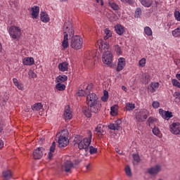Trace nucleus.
Here are the masks:
<instances>
[{
  "mask_svg": "<svg viewBox=\"0 0 180 180\" xmlns=\"http://www.w3.org/2000/svg\"><path fill=\"white\" fill-rule=\"evenodd\" d=\"M74 26L70 22H65L63 25V40L62 46L63 49H68V36L70 39V47L73 50H81L84 46V39L79 35H74Z\"/></svg>",
  "mask_w": 180,
  "mask_h": 180,
  "instance_id": "1",
  "label": "nucleus"
},
{
  "mask_svg": "<svg viewBox=\"0 0 180 180\" xmlns=\"http://www.w3.org/2000/svg\"><path fill=\"white\" fill-rule=\"evenodd\" d=\"M86 103L90 107L91 111L93 113H98L99 109H101V106H102L98 101V95L94 93H90L86 96Z\"/></svg>",
  "mask_w": 180,
  "mask_h": 180,
  "instance_id": "2",
  "label": "nucleus"
},
{
  "mask_svg": "<svg viewBox=\"0 0 180 180\" xmlns=\"http://www.w3.org/2000/svg\"><path fill=\"white\" fill-rule=\"evenodd\" d=\"M91 141H92V133L91 131H89L88 138H84L82 140L79 141V142H77L78 148L79 150H85L86 151Z\"/></svg>",
  "mask_w": 180,
  "mask_h": 180,
  "instance_id": "3",
  "label": "nucleus"
},
{
  "mask_svg": "<svg viewBox=\"0 0 180 180\" xmlns=\"http://www.w3.org/2000/svg\"><path fill=\"white\" fill-rule=\"evenodd\" d=\"M8 33L11 39L19 40L22 36V30L18 26L12 25L9 27Z\"/></svg>",
  "mask_w": 180,
  "mask_h": 180,
  "instance_id": "4",
  "label": "nucleus"
},
{
  "mask_svg": "<svg viewBox=\"0 0 180 180\" xmlns=\"http://www.w3.org/2000/svg\"><path fill=\"white\" fill-rule=\"evenodd\" d=\"M102 61L103 64H106L108 67H112V62L113 61V53L109 51H105L102 56Z\"/></svg>",
  "mask_w": 180,
  "mask_h": 180,
  "instance_id": "5",
  "label": "nucleus"
},
{
  "mask_svg": "<svg viewBox=\"0 0 180 180\" xmlns=\"http://www.w3.org/2000/svg\"><path fill=\"white\" fill-rule=\"evenodd\" d=\"M135 117L137 122H145L147 120V117H148V110L146 109L140 110L136 112Z\"/></svg>",
  "mask_w": 180,
  "mask_h": 180,
  "instance_id": "6",
  "label": "nucleus"
},
{
  "mask_svg": "<svg viewBox=\"0 0 180 180\" xmlns=\"http://www.w3.org/2000/svg\"><path fill=\"white\" fill-rule=\"evenodd\" d=\"M169 131L174 136H180V123L179 122H173L169 127Z\"/></svg>",
  "mask_w": 180,
  "mask_h": 180,
  "instance_id": "7",
  "label": "nucleus"
},
{
  "mask_svg": "<svg viewBox=\"0 0 180 180\" xmlns=\"http://www.w3.org/2000/svg\"><path fill=\"white\" fill-rule=\"evenodd\" d=\"M160 172H161V165H156L148 169V173L152 176H155L156 175H158Z\"/></svg>",
  "mask_w": 180,
  "mask_h": 180,
  "instance_id": "8",
  "label": "nucleus"
},
{
  "mask_svg": "<svg viewBox=\"0 0 180 180\" xmlns=\"http://www.w3.org/2000/svg\"><path fill=\"white\" fill-rule=\"evenodd\" d=\"M44 153H46V149H44V148H37L34 150L32 155L34 160H40V158L43 157Z\"/></svg>",
  "mask_w": 180,
  "mask_h": 180,
  "instance_id": "9",
  "label": "nucleus"
},
{
  "mask_svg": "<svg viewBox=\"0 0 180 180\" xmlns=\"http://www.w3.org/2000/svg\"><path fill=\"white\" fill-rule=\"evenodd\" d=\"M72 168H75L74 163H72V162L70 160H67L66 162H64L62 169L65 172L71 173V170L72 169Z\"/></svg>",
  "mask_w": 180,
  "mask_h": 180,
  "instance_id": "10",
  "label": "nucleus"
},
{
  "mask_svg": "<svg viewBox=\"0 0 180 180\" xmlns=\"http://www.w3.org/2000/svg\"><path fill=\"white\" fill-rule=\"evenodd\" d=\"M159 113L162 116V119H165V120H169L171 117H174V115H172V112L169 110L165 111L162 108L159 110Z\"/></svg>",
  "mask_w": 180,
  "mask_h": 180,
  "instance_id": "11",
  "label": "nucleus"
},
{
  "mask_svg": "<svg viewBox=\"0 0 180 180\" xmlns=\"http://www.w3.org/2000/svg\"><path fill=\"white\" fill-rule=\"evenodd\" d=\"M58 143V146H59L60 148L67 147V146H68V143H69L68 138H67L63 135H60L59 136Z\"/></svg>",
  "mask_w": 180,
  "mask_h": 180,
  "instance_id": "12",
  "label": "nucleus"
},
{
  "mask_svg": "<svg viewBox=\"0 0 180 180\" xmlns=\"http://www.w3.org/2000/svg\"><path fill=\"white\" fill-rule=\"evenodd\" d=\"M126 67V59L124 58H118L116 70L117 72L122 71Z\"/></svg>",
  "mask_w": 180,
  "mask_h": 180,
  "instance_id": "13",
  "label": "nucleus"
},
{
  "mask_svg": "<svg viewBox=\"0 0 180 180\" xmlns=\"http://www.w3.org/2000/svg\"><path fill=\"white\" fill-rule=\"evenodd\" d=\"M98 49L99 50H101V51H105V50H109V44H108V42H106L105 41L98 40Z\"/></svg>",
  "mask_w": 180,
  "mask_h": 180,
  "instance_id": "14",
  "label": "nucleus"
},
{
  "mask_svg": "<svg viewBox=\"0 0 180 180\" xmlns=\"http://www.w3.org/2000/svg\"><path fill=\"white\" fill-rule=\"evenodd\" d=\"M105 127L104 125H102L101 124H99L96 128V134L98 136V137H99L100 139L103 136H105V134H106V132L105 131H103V128Z\"/></svg>",
  "mask_w": 180,
  "mask_h": 180,
  "instance_id": "15",
  "label": "nucleus"
},
{
  "mask_svg": "<svg viewBox=\"0 0 180 180\" xmlns=\"http://www.w3.org/2000/svg\"><path fill=\"white\" fill-rule=\"evenodd\" d=\"M113 11H114V19L116 20L120 18L122 13L120 12V7L115 4H113Z\"/></svg>",
  "mask_w": 180,
  "mask_h": 180,
  "instance_id": "16",
  "label": "nucleus"
},
{
  "mask_svg": "<svg viewBox=\"0 0 180 180\" xmlns=\"http://www.w3.org/2000/svg\"><path fill=\"white\" fill-rule=\"evenodd\" d=\"M40 12V7L34 6L32 8V19H39V13Z\"/></svg>",
  "mask_w": 180,
  "mask_h": 180,
  "instance_id": "17",
  "label": "nucleus"
},
{
  "mask_svg": "<svg viewBox=\"0 0 180 180\" xmlns=\"http://www.w3.org/2000/svg\"><path fill=\"white\" fill-rule=\"evenodd\" d=\"M2 175L4 180H11L13 176V172L11 170H5L2 172Z\"/></svg>",
  "mask_w": 180,
  "mask_h": 180,
  "instance_id": "18",
  "label": "nucleus"
},
{
  "mask_svg": "<svg viewBox=\"0 0 180 180\" xmlns=\"http://www.w3.org/2000/svg\"><path fill=\"white\" fill-rule=\"evenodd\" d=\"M159 87H160V83H158V82H152L149 85L148 89V91H150V92L153 94V92H155V91H157V89H158Z\"/></svg>",
  "mask_w": 180,
  "mask_h": 180,
  "instance_id": "19",
  "label": "nucleus"
},
{
  "mask_svg": "<svg viewBox=\"0 0 180 180\" xmlns=\"http://www.w3.org/2000/svg\"><path fill=\"white\" fill-rule=\"evenodd\" d=\"M40 18L41 22L44 23H49V22H50V17H49V14H47L46 12H41Z\"/></svg>",
  "mask_w": 180,
  "mask_h": 180,
  "instance_id": "20",
  "label": "nucleus"
},
{
  "mask_svg": "<svg viewBox=\"0 0 180 180\" xmlns=\"http://www.w3.org/2000/svg\"><path fill=\"white\" fill-rule=\"evenodd\" d=\"M115 30L119 36H122L124 33V27L120 24H117L115 26Z\"/></svg>",
  "mask_w": 180,
  "mask_h": 180,
  "instance_id": "21",
  "label": "nucleus"
},
{
  "mask_svg": "<svg viewBox=\"0 0 180 180\" xmlns=\"http://www.w3.org/2000/svg\"><path fill=\"white\" fill-rule=\"evenodd\" d=\"M24 65H33L34 64V59L32 57L25 58L22 60Z\"/></svg>",
  "mask_w": 180,
  "mask_h": 180,
  "instance_id": "22",
  "label": "nucleus"
},
{
  "mask_svg": "<svg viewBox=\"0 0 180 180\" xmlns=\"http://www.w3.org/2000/svg\"><path fill=\"white\" fill-rule=\"evenodd\" d=\"M13 82L15 86H16L18 88V89H19L20 91L25 90V86L22 84V82L18 81V79L13 78Z\"/></svg>",
  "mask_w": 180,
  "mask_h": 180,
  "instance_id": "23",
  "label": "nucleus"
},
{
  "mask_svg": "<svg viewBox=\"0 0 180 180\" xmlns=\"http://www.w3.org/2000/svg\"><path fill=\"white\" fill-rule=\"evenodd\" d=\"M59 71H62V72H65V71H68V63L63 62L60 63L58 66Z\"/></svg>",
  "mask_w": 180,
  "mask_h": 180,
  "instance_id": "24",
  "label": "nucleus"
},
{
  "mask_svg": "<svg viewBox=\"0 0 180 180\" xmlns=\"http://www.w3.org/2000/svg\"><path fill=\"white\" fill-rule=\"evenodd\" d=\"M64 117L65 120H70L72 118V114L71 110H70V106H68V108L65 110Z\"/></svg>",
  "mask_w": 180,
  "mask_h": 180,
  "instance_id": "25",
  "label": "nucleus"
},
{
  "mask_svg": "<svg viewBox=\"0 0 180 180\" xmlns=\"http://www.w3.org/2000/svg\"><path fill=\"white\" fill-rule=\"evenodd\" d=\"M152 132L154 136H157V137H159V139L162 138V134L161 133V131H160L159 127H154V128L152 129Z\"/></svg>",
  "mask_w": 180,
  "mask_h": 180,
  "instance_id": "26",
  "label": "nucleus"
},
{
  "mask_svg": "<svg viewBox=\"0 0 180 180\" xmlns=\"http://www.w3.org/2000/svg\"><path fill=\"white\" fill-rule=\"evenodd\" d=\"M68 79L67 75H59L56 77V82L62 84V82H65Z\"/></svg>",
  "mask_w": 180,
  "mask_h": 180,
  "instance_id": "27",
  "label": "nucleus"
},
{
  "mask_svg": "<svg viewBox=\"0 0 180 180\" xmlns=\"http://www.w3.org/2000/svg\"><path fill=\"white\" fill-rule=\"evenodd\" d=\"M56 151V142H53L52 145L50 147L49 153V158L51 160L53 158V153Z\"/></svg>",
  "mask_w": 180,
  "mask_h": 180,
  "instance_id": "28",
  "label": "nucleus"
},
{
  "mask_svg": "<svg viewBox=\"0 0 180 180\" xmlns=\"http://www.w3.org/2000/svg\"><path fill=\"white\" fill-rule=\"evenodd\" d=\"M113 130H122V120H117L113 124Z\"/></svg>",
  "mask_w": 180,
  "mask_h": 180,
  "instance_id": "29",
  "label": "nucleus"
},
{
  "mask_svg": "<svg viewBox=\"0 0 180 180\" xmlns=\"http://www.w3.org/2000/svg\"><path fill=\"white\" fill-rule=\"evenodd\" d=\"M141 5L146 8H150L153 5V0H139Z\"/></svg>",
  "mask_w": 180,
  "mask_h": 180,
  "instance_id": "30",
  "label": "nucleus"
},
{
  "mask_svg": "<svg viewBox=\"0 0 180 180\" xmlns=\"http://www.w3.org/2000/svg\"><path fill=\"white\" fill-rule=\"evenodd\" d=\"M91 112L94 113V112L91 110V107L86 108L83 110V113L86 116V117H91V116H92Z\"/></svg>",
  "mask_w": 180,
  "mask_h": 180,
  "instance_id": "31",
  "label": "nucleus"
},
{
  "mask_svg": "<svg viewBox=\"0 0 180 180\" xmlns=\"http://www.w3.org/2000/svg\"><path fill=\"white\" fill-rule=\"evenodd\" d=\"M109 99V92H108V91L104 90L103 91V95L101 97V101L102 102H108Z\"/></svg>",
  "mask_w": 180,
  "mask_h": 180,
  "instance_id": "32",
  "label": "nucleus"
},
{
  "mask_svg": "<svg viewBox=\"0 0 180 180\" xmlns=\"http://www.w3.org/2000/svg\"><path fill=\"white\" fill-rule=\"evenodd\" d=\"M32 110H41V109H43V105H41V103H37L33 105L32 107Z\"/></svg>",
  "mask_w": 180,
  "mask_h": 180,
  "instance_id": "33",
  "label": "nucleus"
},
{
  "mask_svg": "<svg viewBox=\"0 0 180 180\" xmlns=\"http://www.w3.org/2000/svg\"><path fill=\"white\" fill-rule=\"evenodd\" d=\"M144 33L146 36H153V30L150 27H144Z\"/></svg>",
  "mask_w": 180,
  "mask_h": 180,
  "instance_id": "34",
  "label": "nucleus"
},
{
  "mask_svg": "<svg viewBox=\"0 0 180 180\" xmlns=\"http://www.w3.org/2000/svg\"><path fill=\"white\" fill-rule=\"evenodd\" d=\"M105 33L106 36L104 37V40H108V37H112V31H110L109 29L106 28L105 30Z\"/></svg>",
  "mask_w": 180,
  "mask_h": 180,
  "instance_id": "35",
  "label": "nucleus"
},
{
  "mask_svg": "<svg viewBox=\"0 0 180 180\" xmlns=\"http://www.w3.org/2000/svg\"><path fill=\"white\" fill-rule=\"evenodd\" d=\"M56 88L58 89V91H64L65 90V85L61 83H58L56 85Z\"/></svg>",
  "mask_w": 180,
  "mask_h": 180,
  "instance_id": "36",
  "label": "nucleus"
},
{
  "mask_svg": "<svg viewBox=\"0 0 180 180\" xmlns=\"http://www.w3.org/2000/svg\"><path fill=\"white\" fill-rule=\"evenodd\" d=\"M125 173L127 174V176L131 177L133 174L131 173V169H130V166L127 165L125 167Z\"/></svg>",
  "mask_w": 180,
  "mask_h": 180,
  "instance_id": "37",
  "label": "nucleus"
},
{
  "mask_svg": "<svg viewBox=\"0 0 180 180\" xmlns=\"http://www.w3.org/2000/svg\"><path fill=\"white\" fill-rule=\"evenodd\" d=\"M136 108V105L133 103H127L126 104L127 110H133Z\"/></svg>",
  "mask_w": 180,
  "mask_h": 180,
  "instance_id": "38",
  "label": "nucleus"
},
{
  "mask_svg": "<svg viewBox=\"0 0 180 180\" xmlns=\"http://www.w3.org/2000/svg\"><path fill=\"white\" fill-rule=\"evenodd\" d=\"M148 125L151 126V124H154V123H157V118L150 117L148 120Z\"/></svg>",
  "mask_w": 180,
  "mask_h": 180,
  "instance_id": "39",
  "label": "nucleus"
},
{
  "mask_svg": "<svg viewBox=\"0 0 180 180\" xmlns=\"http://www.w3.org/2000/svg\"><path fill=\"white\" fill-rule=\"evenodd\" d=\"M172 84L173 86H176V88H180V82L176 79H172Z\"/></svg>",
  "mask_w": 180,
  "mask_h": 180,
  "instance_id": "40",
  "label": "nucleus"
},
{
  "mask_svg": "<svg viewBox=\"0 0 180 180\" xmlns=\"http://www.w3.org/2000/svg\"><path fill=\"white\" fill-rule=\"evenodd\" d=\"M117 115H119V106L115 104L113 106V116H117Z\"/></svg>",
  "mask_w": 180,
  "mask_h": 180,
  "instance_id": "41",
  "label": "nucleus"
},
{
  "mask_svg": "<svg viewBox=\"0 0 180 180\" xmlns=\"http://www.w3.org/2000/svg\"><path fill=\"white\" fill-rule=\"evenodd\" d=\"M134 162H136V164L140 162V156L137 154H133L132 155Z\"/></svg>",
  "mask_w": 180,
  "mask_h": 180,
  "instance_id": "42",
  "label": "nucleus"
},
{
  "mask_svg": "<svg viewBox=\"0 0 180 180\" xmlns=\"http://www.w3.org/2000/svg\"><path fill=\"white\" fill-rule=\"evenodd\" d=\"M150 81V75H148V74H145V75H143V82H144L145 84H148Z\"/></svg>",
  "mask_w": 180,
  "mask_h": 180,
  "instance_id": "43",
  "label": "nucleus"
},
{
  "mask_svg": "<svg viewBox=\"0 0 180 180\" xmlns=\"http://www.w3.org/2000/svg\"><path fill=\"white\" fill-rule=\"evenodd\" d=\"M174 15L176 20H177V22H180V11H175Z\"/></svg>",
  "mask_w": 180,
  "mask_h": 180,
  "instance_id": "44",
  "label": "nucleus"
},
{
  "mask_svg": "<svg viewBox=\"0 0 180 180\" xmlns=\"http://www.w3.org/2000/svg\"><path fill=\"white\" fill-rule=\"evenodd\" d=\"M139 67H141L142 68L146 67V58H141L139 62Z\"/></svg>",
  "mask_w": 180,
  "mask_h": 180,
  "instance_id": "45",
  "label": "nucleus"
},
{
  "mask_svg": "<svg viewBox=\"0 0 180 180\" xmlns=\"http://www.w3.org/2000/svg\"><path fill=\"white\" fill-rule=\"evenodd\" d=\"M89 153L90 154H96L98 153V148H94V146H89Z\"/></svg>",
  "mask_w": 180,
  "mask_h": 180,
  "instance_id": "46",
  "label": "nucleus"
},
{
  "mask_svg": "<svg viewBox=\"0 0 180 180\" xmlns=\"http://www.w3.org/2000/svg\"><path fill=\"white\" fill-rule=\"evenodd\" d=\"M141 16V8H137L135 11V18H140Z\"/></svg>",
  "mask_w": 180,
  "mask_h": 180,
  "instance_id": "47",
  "label": "nucleus"
},
{
  "mask_svg": "<svg viewBox=\"0 0 180 180\" xmlns=\"http://www.w3.org/2000/svg\"><path fill=\"white\" fill-rule=\"evenodd\" d=\"M115 51H116L117 56H122V49L120 48V46L117 45L115 46Z\"/></svg>",
  "mask_w": 180,
  "mask_h": 180,
  "instance_id": "48",
  "label": "nucleus"
},
{
  "mask_svg": "<svg viewBox=\"0 0 180 180\" xmlns=\"http://www.w3.org/2000/svg\"><path fill=\"white\" fill-rule=\"evenodd\" d=\"M173 96L175 98V99H177L180 102V92L179 91H175L173 94Z\"/></svg>",
  "mask_w": 180,
  "mask_h": 180,
  "instance_id": "49",
  "label": "nucleus"
},
{
  "mask_svg": "<svg viewBox=\"0 0 180 180\" xmlns=\"http://www.w3.org/2000/svg\"><path fill=\"white\" fill-rule=\"evenodd\" d=\"M152 106L154 109H158V108H160V102L153 101L152 103Z\"/></svg>",
  "mask_w": 180,
  "mask_h": 180,
  "instance_id": "50",
  "label": "nucleus"
},
{
  "mask_svg": "<svg viewBox=\"0 0 180 180\" xmlns=\"http://www.w3.org/2000/svg\"><path fill=\"white\" fill-rule=\"evenodd\" d=\"M123 4H129V5H133L134 4V0H120Z\"/></svg>",
  "mask_w": 180,
  "mask_h": 180,
  "instance_id": "51",
  "label": "nucleus"
},
{
  "mask_svg": "<svg viewBox=\"0 0 180 180\" xmlns=\"http://www.w3.org/2000/svg\"><path fill=\"white\" fill-rule=\"evenodd\" d=\"M77 94H78V96H85V95H86V91L84 90H79Z\"/></svg>",
  "mask_w": 180,
  "mask_h": 180,
  "instance_id": "52",
  "label": "nucleus"
},
{
  "mask_svg": "<svg viewBox=\"0 0 180 180\" xmlns=\"http://www.w3.org/2000/svg\"><path fill=\"white\" fill-rule=\"evenodd\" d=\"M29 75H30L31 78H36V77H37L36 73H34V72H30Z\"/></svg>",
  "mask_w": 180,
  "mask_h": 180,
  "instance_id": "53",
  "label": "nucleus"
},
{
  "mask_svg": "<svg viewBox=\"0 0 180 180\" xmlns=\"http://www.w3.org/2000/svg\"><path fill=\"white\" fill-rule=\"evenodd\" d=\"M91 169H92V165H91V164H89L86 166V171H91Z\"/></svg>",
  "mask_w": 180,
  "mask_h": 180,
  "instance_id": "54",
  "label": "nucleus"
},
{
  "mask_svg": "<svg viewBox=\"0 0 180 180\" xmlns=\"http://www.w3.org/2000/svg\"><path fill=\"white\" fill-rule=\"evenodd\" d=\"M108 128L109 129V130H113V124L110 123L108 126Z\"/></svg>",
  "mask_w": 180,
  "mask_h": 180,
  "instance_id": "55",
  "label": "nucleus"
},
{
  "mask_svg": "<svg viewBox=\"0 0 180 180\" xmlns=\"http://www.w3.org/2000/svg\"><path fill=\"white\" fill-rule=\"evenodd\" d=\"M96 1L97 2V4H99L100 2L101 5L103 6V0H96Z\"/></svg>",
  "mask_w": 180,
  "mask_h": 180,
  "instance_id": "56",
  "label": "nucleus"
},
{
  "mask_svg": "<svg viewBox=\"0 0 180 180\" xmlns=\"http://www.w3.org/2000/svg\"><path fill=\"white\" fill-rule=\"evenodd\" d=\"M4 147V141L2 139H0V150Z\"/></svg>",
  "mask_w": 180,
  "mask_h": 180,
  "instance_id": "57",
  "label": "nucleus"
},
{
  "mask_svg": "<svg viewBox=\"0 0 180 180\" xmlns=\"http://www.w3.org/2000/svg\"><path fill=\"white\" fill-rule=\"evenodd\" d=\"M122 91H124L125 92H127V87L124 86H122Z\"/></svg>",
  "mask_w": 180,
  "mask_h": 180,
  "instance_id": "58",
  "label": "nucleus"
},
{
  "mask_svg": "<svg viewBox=\"0 0 180 180\" xmlns=\"http://www.w3.org/2000/svg\"><path fill=\"white\" fill-rule=\"evenodd\" d=\"M110 115L111 116H113V106L110 107Z\"/></svg>",
  "mask_w": 180,
  "mask_h": 180,
  "instance_id": "59",
  "label": "nucleus"
},
{
  "mask_svg": "<svg viewBox=\"0 0 180 180\" xmlns=\"http://www.w3.org/2000/svg\"><path fill=\"white\" fill-rule=\"evenodd\" d=\"M109 5H110V8H112V9H113V2L110 1H109Z\"/></svg>",
  "mask_w": 180,
  "mask_h": 180,
  "instance_id": "60",
  "label": "nucleus"
},
{
  "mask_svg": "<svg viewBox=\"0 0 180 180\" xmlns=\"http://www.w3.org/2000/svg\"><path fill=\"white\" fill-rule=\"evenodd\" d=\"M176 78H177V79H179V81H180V73L176 75Z\"/></svg>",
  "mask_w": 180,
  "mask_h": 180,
  "instance_id": "61",
  "label": "nucleus"
},
{
  "mask_svg": "<svg viewBox=\"0 0 180 180\" xmlns=\"http://www.w3.org/2000/svg\"><path fill=\"white\" fill-rule=\"evenodd\" d=\"M168 29H169V27H171V22H168L167 25Z\"/></svg>",
  "mask_w": 180,
  "mask_h": 180,
  "instance_id": "62",
  "label": "nucleus"
},
{
  "mask_svg": "<svg viewBox=\"0 0 180 180\" xmlns=\"http://www.w3.org/2000/svg\"><path fill=\"white\" fill-rule=\"evenodd\" d=\"M4 130V127H0V133H2V131Z\"/></svg>",
  "mask_w": 180,
  "mask_h": 180,
  "instance_id": "63",
  "label": "nucleus"
},
{
  "mask_svg": "<svg viewBox=\"0 0 180 180\" xmlns=\"http://www.w3.org/2000/svg\"><path fill=\"white\" fill-rule=\"evenodd\" d=\"M117 78H120V77H122V75L117 74Z\"/></svg>",
  "mask_w": 180,
  "mask_h": 180,
  "instance_id": "64",
  "label": "nucleus"
}]
</instances>
